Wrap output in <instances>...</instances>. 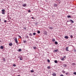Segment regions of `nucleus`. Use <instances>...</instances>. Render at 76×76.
Returning a JSON list of instances; mask_svg holds the SVG:
<instances>
[{
    "label": "nucleus",
    "instance_id": "obj_33",
    "mask_svg": "<svg viewBox=\"0 0 76 76\" xmlns=\"http://www.w3.org/2000/svg\"><path fill=\"white\" fill-rule=\"evenodd\" d=\"M28 13H30V12H31V11L30 10H28Z\"/></svg>",
    "mask_w": 76,
    "mask_h": 76
},
{
    "label": "nucleus",
    "instance_id": "obj_23",
    "mask_svg": "<svg viewBox=\"0 0 76 76\" xmlns=\"http://www.w3.org/2000/svg\"><path fill=\"white\" fill-rule=\"evenodd\" d=\"M47 68L48 69H50V66H48L47 67Z\"/></svg>",
    "mask_w": 76,
    "mask_h": 76
},
{
    "label": "nucleus",
    "instance_id": "obj_19",
    "mask_svg": "<svg viewBox=\"0 0 76 76\" xmlns=\"http://www.w3.org/2000/svg\"><path fill=\"white\" fill-rule=\"evenodd\" d=\"M48 62L49 63H50V61L49 59H48L47 60Z\"/></svg>",
    "mask_w": 76,
    "mask_h": 76
},
{
    "label": "nucleus",
    "instance_id": "obj_43",
    "mask_svg": "<svg viewBox=\"0 0 76 76\" xmlns=\"http://www.w3.org/2000/svg\"><path fill=\"white\" fill-rule=\"evenodd\" d=\"M74 52H76V50L75 49L74 50Z\"/></svg>",
    "mask_w": 76,
    "mask_h": 76
},
{
    "label": "nucleus",
    "instance_id": "obj_14",
    "mask_svg": "<svg viewBox=\"0 0 76 76\" xmlns=\"http://www.w3.org/2000/svg\"><path fill=\"white\" fill-rule=\"evenodd\" d=\"M61 60L63 61L64 60V58H61Z\"/></svg>",
    "mask_w": 76,
    "mask_h": 76
},
{
    "label": "nucleus",
    "instance_id": "obj_46",
    "mask_svg": "<svg viewBox=\"0 0 76 76\" xmlns=\"http://www.w3.org/2000/svg\"><path fill=\"white\" fill-rule=\"evenodd\" d=\"M18 76H20V75H18Z\"/></svg>",
    "mask_w": 76,
    "mask_h": 76
},
{
    "label": "nucleus",
    "instance_id": "obj_36",
    "mask_svg": "<svg viewBox=\"0 0 76 76\" xmlns=\"http://www.w3.org/2000/svg\"><path fill=\"white\" fill-rule=\"evenodd\" d=\"M74 75H76V72H74L73 73Z\"/></svg>",
    "mask_w": 76,
    "mask_h": 76
},
{
    "label": "nucleus",
    "instance_id": "obj_4",
    "mask_svg": "<svg viewBox=\"0 0 76 76\" xmlns=\"http://www.w3.org/2000/svg\"><path fill=\"white\" fill-rule=\"evenodd\" d=\"M58 49H56V50H53V52L54 53H55V52H57V51H58Z\"/></svg>",
    "mask_w": 76,
    "mask_h": 76
},
{
    "label": "nucleus",
    "instance_id": "obj_26",
    "mask_svg": "<svg viewBox=\"0 0 76 76\" xmlns=\"http://www.w3.org/2000/svg\"><path fill=\"white\" fill-rule=\"evenodd\" d=\"M33 35H36V33H33Z\"/></svg>",
    "mask_w": 76,
    "mask_h": 76
},
{
    "label": "nucleus",
    "instance_id": "obj_30",
    "mask_svg": "<svg viewBox=\"0 0 76 76\" xmlns=\"http://www.w3.org/2000/svg\"><path fill=\"white\" fill-rule=\"evenodd\" d=\"M22 51V50L21 49H19L18 50V51Z\"/></svg>",
    "mask_w": 76,
    "mask_h": 76
},
{
    "label": "nucleus",
    "instance_id": "obj_16",
    "mask_svg": "<svg viewBox=\"0 0 76 76\" xmlns=\"http://www.w3.org/2000/svg\"><path fill=\"white\" fill-rule=\"evenodd\" d=\"M55 44H56V45H57L58 44V42H55Z\"/></svg>",
    "mask_w": 76,
    "mask_h": 76
},
{
    "label": "nucleus",
    "instance_id": "obj_32",
    "mask_svg": "<svg viewBox=\"0 0 76 76\" xmlns=\"http://www.w3.org/2000/svg\"><path fill=\"white\" fill-rule=\"evenodd\" d=\"M65 75H69V73L67 72V73H65Z\"/></svg>",
    "mask_w": 76,
    "mask_h": 76
},
{
    "label": "nucleus",
    "instance_id": "obj_37",
    "mask_svg": "<svg viewBox=\"0 0 76 76\" xmlns=\"http://www.w3.org/2000/svg\"><path fill=\"white\" fill-rule=\"evenodd\" d=\"M4 22L5 23H6V22H7V21L6 20H4Z\"/></svg>",
    "mask_w": 76,
    "mask_h": 76
},
{
    "label": "nucleus",
    "instance_id": "obj_27",
    "mask_svg": "<svg viewBox=\"0 0 76 76\" xmlns=\"http://www.w3.org/2000/svg\"><path fill=\"white\" fill-rule=\"evenodd\" d=\"M37 33H38V34H40V31H37Z\"/></svg>",
    "mask_w": 76,
    "mask_h": 76
},
{
    "label": "nucleus",
    "instance_id": "obj_45",
    "mask_svg": "<svg viewBox=\"0 0 76 76\" xmlns=\"http://www.w3.org/2000/svg\"><path fill=\"white\" fill-rule=\"evenodd\" d=\"M47 33L46 32V33H45L46 35H47Z\"/></svg>",
    "mask_w": 76,
    "mask_h": 76
},
{
    "label": "nucleus",
    "instance_id": "obj_17",
    "mask_svg": "<svg viewBox=\"0 0 76 76\" xmlns=\"http://www.w3.org/2000/svg\"><path fill=\"white\" fill-rule=\"evenodd\" d=\"M54 62H55V63H58L57 60H55Z\"/></svg>",
    "mask_w": 76,
    "mask_h": 76
},
{
    "label": "nucleus",
    "instance_id": "obj_18",
    "mask_svg": "<svg viewBox=\"0 0 76 76\" xmlns=\"http://www.w3.org/2000/svg\"><path fill=\"white\" fill-rule=\"evenodd\" d=\"M64 70H63V71H62V72L63 73H65L66 72V71H63Z\"/></svg>",
    "mask_w": 76,
    "mask_h": 76
},
{
    "label": "nucleus",
    "instance_id": "obj_13",
    "mask_svg": "<svg viewBox=\"0 0 76 76\" xmlns=\"http://www.w3.org/2000/svg\"><path fill=\"white\" fill-rule=\"evenodd\" d=\"M52 41H53V42H54L55 41H56V40H55V39H52Z\"/></svg>",
    "mask_w": 76,
    "mask_h": 76
},
{
    "label": "nucleus",
    "instance_id": "obj_1",
    "mask_svg": "<svg viewBox=\"0 0 76 76\" xmlns=\"http://www.w3.org/2000/svg\"><path fill=\"white\" fill-rule=\"evenodd\" d=\"M15 42L16 44H18V40L17 39V38H16L15 39Z\"/></svg>",
    "mask_w": 76,
    "mask_h": 76
},
{
    "label": "nucleus",
    "instance_id": "obj_28",
    "mask_svg": "<svg viewBox=\"0 0 76 76\" xmlns=\"http://www.w3.org/2000/svg\"><path fill=\"white\" fill-rule=\"evenodd\" d=\"M25 37H26V38H29V37H28V36H25Z\"/></svg>",
    "mask_w": 76,
    "mask_h": 76
},
{
    "label": "nucleus",
    "instance_id": "obj_21",
    "mask_svg": "<svg viewBox=\"0 0 76 76\" xmlns=\"http://www.w3.org/2000/svg\"><path fill=\"white\" fill-rule=\"evenodd\" d=\"M53 27H49V29H53Z\"/></svg>",
    "mask_w": 76,
    "mask_h": 76
},
{
    "label": "nucleus",
    "instance_id": "obj_39",
    "mask_svg": "<svg viewBox=\"0 0 76 76\" xmlns=\"http://www.w3.org/2000/svg\"><path fill=\"white\" fill-rule=\"evenodd\" d=\"M72 65H76V64H75V63H73L72 64Z\"/></svg>",
    "mask_w": 76,
    "mask_h": 76
},
{
    "label": "nucleus",
    "instance_id": "obj_12",
    "mask_svg": "<svg viewBox=\"0 0 76 76\" xmlns=\"http://www.w3.org/2000/svg\"><path fill=\"white\" fill-rule=\"evenodd\" d=\"M28 35H29L30 36H32V33H31L29 34Z\"/></svg>",
    "mask_w": 76,
    "mask_h": 76
},
{
    "label": "nucleus",
    "instance_id": "obj_15",
    "mask_svg": "<svg viewBox=\"0 0 76 76\" xmlns=\"http://www.w3.org/2000/svg\"><path fill=\"white\" fill-rule=\"evenodd\" d=\"M1 12H5V10H4V9L2 10H1Z\"/></svg>",
    "mask_w": 76,
    "mask_h": 76
},
{
    "label": "nucleus",
    "instance_id": "obj_48",
    "mask_svg": "<svg viewBox=\"0 0 76 76\" xmlns=\"http://www.w3.org/2000/svg\"><path fill=\"white\" fill-rule=\"evenodd\" d=\"M64 57H65V56H64Z\"/></svg>",
    "mask_w": 76,
    "mask_h": 76
},
{
    "label": "nucleus",
    "instance_id": "obj_9",
    "mask_svg": "<svg viewBox=\"0 0 76 76\" xmlns=\"http://www.w3.org/2000/svg\"><path fill=\"white\" fill-rule=\"evenodd\" d=\"M63 66L64 67H66L67 66V65L64 64H63Z\"/></svg>",
    "mask_w": 76,
    "mask_h": 76
},
{
    "label": "nucleus",
    "instance_id": "obj_35",
    "mask_svg": "<svg viewBox=\"0 0 76 76\" xmlns=\"http://www.w3.org/2000/svg\"><path fill=\"white\" fill-rule=\"evenodd\" d=\"M20 60H22V57H20Z\"/></svg>",
    "mask_w": 76,
    "mask_h": 76
},
{
    "label": "nucleus",
    "instance_id": "obj_38",
    "mask_svg": "<svg viewBox=\"0 0 76 76\" xmlns=\"http://www.w3.org/2000/svg\"><path fill=\"white\" fill-rule=\"evenodd\" d=\"M18 37L20 38H21V36H20L18 35Z\"/></svg>",
    "mask_w": 76,
    "mask_h": 76
},
{
    "label": "nucleus",
    "instance_id": "obj_6",
    "mask_svg": "<svg viewBox=\"0 0 76 76\" xmlns=\"http://www.w3.org/2000/svg\"><path fill=\"white\" fill-rule=\"evenodd\" d=\"M23 6V7H25L26 6V4H23V5H22Z\"/></svg>",
    "mask_w": 76,
    "mask_h": 76
},
{
    "label": "nucleus",
    "instance_id": "obj_41",
    "mask_svg": "<svg viewBox=\"0 0 76 76\" xmlns=\"http://www.w3.org/2000/svg\"><path fill=\"white\" fill-rule=\"evenodd\" d=\"M23 29H26V27H24V28H23Z\"/></svg>",
    "mask_w": 76,
    "mask_h": 76
},
{
    "label": "nucleus",
    "instance_id": "obj_25",
    "mask_svg": "<svg viewBox=\"0 0 76 76\" xmlns=\"http://www.w3.org/2000/svg\"><path fill=\"white\" fill-rule=\"evenodd\" d=\"M13 66L14 67H16V64H13Z\"/></svg>",
    "mask_w": 76,
    "mask_h": 76
},
{
    "label": "nucleus",
    "instance_id": "obj_8",
    "mask_svg": "<svg viewBox=\"0 0 76 76\" xmlns=\"http://www.w3.org/2000/svg\"><path fill=\"white\" fill-rule=\"evenodd\" d=\"M9 45L10 46H12V43H11L9 44Z\"/></svg>",
    "mask_w": 76,
    "mask_h": 76
},
{
    "label": "nucleus",
    "instance_id": "obj_22",
    "mask_svg": "<svg viewBox=\"0 0 76 76\" xmlns=\"http://www.w3.org/2000/svg\"><path fill=\"white\" fill-rule=\"evenodd\" d=\"M33 48H34V50H36V49H37V47H35V46H34V47H33Z\"/></svg>",
    "mask_w": 76,
    "mask_h": 76
},
{
    "label": "nucleus",
    "instance_id": "obj_10",
    "mask_svg": "<svg viewBox=\"0 0 76 76\" xmlns=\"http://www.w3.org/2000/svg\"><path fill=\"white\" fill-rule=\"evenodd\" d=\"M3 48H4V47L2 46H1L0 47V49H3Z\"/></svg>",
    "mask_w": 76,
    "mask_h": 76
},
{
    "label": "nucleus",
    "instance_id": "obj_20",
    "mask_svg": "<svg viewBox=\"0 0 76 76\" xmlns=\"http://www.w3.org/2000/svg\"><path fill=\"white\" fill-rule=\"evenodd\" d=\"M67 18H71V17H70V15H68L67 16Z\"/></svg>",
    "mask_w": 76,
    "mask_h": 76
},
{
    "label": "nucleus",
    "instance_id": "obj_5",
    "mask_svg": "<svg viewBox=\"0 0 76 76\" xmlns=\"http://www.w3.org/2000/svg\"><path fill=\"white\" fill-rule=\"evenodd\" d=\"M64 38L66 39H68V38H69V37H68V36H66L64 37Z\"/></svg>",
    "mask_w": 76,
    "mask_h": 76
},
{
    "label": "nucleus",
    "instance_id": "obj_42",
    "mask_svg": "<svg viewBox=\"0 0 76 76\" xmlns=\"http://www.w3.org/2000/svg\"><path fill=\"white\" fill-rule=\"evenodd\" d=\"M23 42L24 43H26V41H23Z\"/></svg>",
    "mask_w": 76,
    "mask_h": 76
},
{
    "label": "nucleus",
    "instance_id": "obj_24",
    "mask_svg": "<svg viewBox=\"0 0 76 76\" xmlns=\"http://www.w3.org/2000/svg\"><path fill=\"white\" fill-rule=\"evenodd\" d=\"M54 6L55 7H56V6H57V4H54Z\"/></svg>",
    "mask_w": 76,
    "mask_h": 76
},
{
    "label": "nucleus",
    "instance_id": "obj_11",
    "mask_svg": "<svg viewBox=\"0 0 76 76\" xmlns=\"http://www.w3.org/2000/svg\"><path fill=\"white\" fill-rule=\"evenodd\" d=\"M70 21H71L72 23H74V21L72 20H70Z\"/></svg>",
    "mask_w": 76,
    "mask_h": 76
},
{
    "label": "nucleus",
    "instance_id": "obj_40",
    "mask_svg": "<svg viewBox=\"0 0 76 76\" xmlns=\"http://www.w3.org/2000/svg\"><path fill=\"white\" fill-rule=\"evenodd\" d=\"M60 76H64V75H63V74H61L60 75Z\"/></svg>",
    "mask_w": 76,
    "mask_h": 76
},
{
    "label": "nucleus",
    "instance_id": "obj_49",
    "mask_svg": "<svg viewBox=\"0 0 76 76\" xmlns=\"http://www.w3.org/2000/svg\"><path fill=\"white\" fill-rule=\"evenodd\" d=\"M69 22V21H67V22Z\"/></svg>",
    "mask_w": 76,
    "mask_h": 76
},
{
    "label": "nucleus",
    "instance_id": "obj_2",
    "mask_svg": "<svg viewBox=\"0 0 76 76\" xmlns=\"http://www.w3.org/2000/svg\"><path fill=\"white\" fill-rule=\"evenodd\" d=\"M66 51H69V47H66Z\"/></svg>",
    "mask_w": 76,
    "mask_h": 76
},
{
    "label": "nucleus",
    "instance_id": "obj_7",
    "mask_svg": "<svg viewBox=\"0 0 76 76\" xmlns=\"http://www.w3.org/2000/svg\"><path fill=\"white\" fill-rule=\"evenodd\" d=\"M52 75L53 76H56V74L54 73L53 74H52Z\"/></svg>",
    "mask_w": 76,
    "mask_h": 76
},
{
    "label": "nucleus",
    "instance_id": "obj_29",
    "mask_svg": "<svg viewBox=\"0 0 76 76\" xmlns=\"http://www.w3.org/2000/svg\"><path fill=\"white\" fill-rule=\"evenodd\" d=\"M70 37L71 38H72L73 37V36L72 35H71L70 36Z\"/></svg>",
    "mask_w": 76,
    "mask_h": 76
},
{
    "label": "nucleus",
    "instance_id": "obj_34",
    "mask_svg": "<svg viewBox=\"0 0 76 76\" xmlns=\"http://www.w3.org/2000/svg\"><path fill=\"white\" fill-rule=\"evenodd\" d=\"M34 71L33 70H31V73H33V72H34Z\"/></svg>",
    "mask_w": 76,
    "mask_h": 76
},
{
    "label": "nucleus",
    "instance_id": "obj_44",
    "mask_svg": "<svg viewBox=\"0 0 76 76\" xmlns=\"http://www.w3.org/2000/svg\"><path fill=\"white\" fill-rule=\"evenodd\" d=\"M31 18L32 19H34V18L33 17H31Z\"/></svg>",
    "mask_w": 76,
    "mask_h": 76
},
{
    "label": "nucleus",
    "instance_id": "obj_3",
    "mask_svg": "<svg viewBox=\"0 0 76 76\" xmlns=\"http://www.w3.org/2000/svg\"><path fill=\"white\" fill-rule=\"evenodd\" d=\"M3 61H6V58H4L3 59H2Z\"/></svg>",
    "mask_w": 76,
    "mask_h": 76
},
{
    "label": "nucleus",
    "instance_id": "obj_31",
    "mask_svg": "<svg viewBox=\"0 0 76 76\" xmlns=\"http://www.w3.org/2000/svg\"><path fill=\"white\" fill-rule=\"evenodd\" d=\"M1 13H2V14H3L4 15L5 14V12H1Z\"/></svg>",
    "mask_w": 76,
    "mask_h": 76
},
{
    "label": "nucleus",
    "instance_id": "obj_47",
    "mask_svg": "<svg viewBox=\"0 0 76 76\" xmlns=\"http://www.w3.org/2000/svg\"><path fill=\"white\" fill-rule=\"evenodd\" d=\"M0 21H1V19H0Z\"/></svg>",
    "mask_w": 76,
    "mask_h": 76
}]
</instances>
